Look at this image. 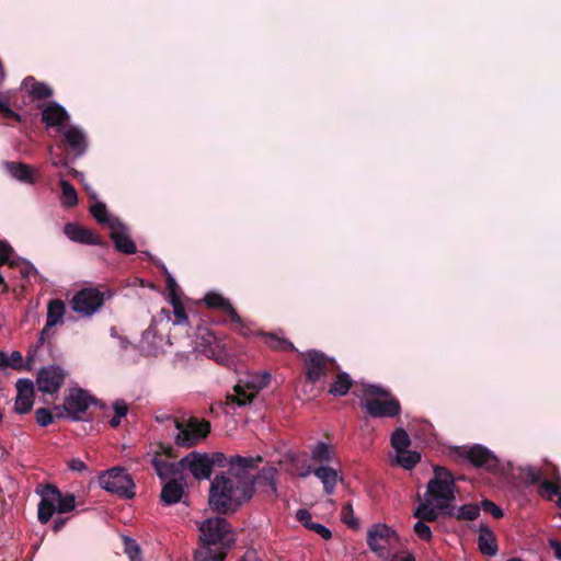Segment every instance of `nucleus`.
Masks as SVG:
<instances>
[{
    "label": "nucleus",
    "mask_w": 561,
    "mask_h": 561,
    "mask_svg": "<svg viewBox=\"0 0 561 561\" xmlns=\"http://www.w3.org/2000/svg\"><path fill=\"white\" fill-rule=\"evenodd\" d=\"M438 511L442 510L436 506V502L425 497V500L421 502V504L414 511L413 516L425 523H433L438 519Z\"/></svg>",
    "instance_id": "nucleus-29"
},
{
    "label": "nucleus",
    "mask_w": 561,
    "mask_h": 561,
    "mask_svg": "<svg viewBox=\"0 0 561 561\" xmlns=\"http://www.w3.org/2000/svg\"><path fill=\"white\" fill-rule=\"evenodd\" d=\"M560 483L548 479L541 480L537 483L539 495L548 501H552L554 496L561 493Z\"/></svg>",
    "instance_id": "nucleus-39"
},
{
    "label": "nucleus",
    "mask_w": 561,
    "mask_h": 561,
    "mask_svg": "<svg viewBox=\"0 0 561 561\" xmlns=\"http://www.w3.org/2000/svg\"><path fill=\"white\" fill-rule=\"evenodd\" d=\"M184 494V488L181 482L175 479H171L167 482L161 491V501L165 505H172L179 503Z\"/></svg>",
    "instance_id": "nucleus-28"
},
{
    "label": "nucleus",
    "mask_w": 561,
    "mask_h": 561,
    "mask_svg": "<svg viewBox=\"0 0 561 561\" xmlns=\"http://www.w3.org/2000/svg\"><path fill=\"white\" fill-rule=\"evenodd\" d=\"M59 185L62 193V205L66 207H73L78 204V195L73 185L66 179L62 172H59Z\"/></svg>",
    "instance_id": "nucleus-38"
},
{
    "label": "nucleus",
    "mask_w": 561,
    "mask_h": 561,
    "mask_svg": "<svg viewBox=\"0 0 561 561\" xmlns=\"http://www.w3.org/2000/svg\"><path fill=\"white\" fill-rule=\"evenodd\" d=\"M0 114L3 116V118L11 119L14 115V111L11 110L9 105H7L4 108H2V112Z\"/></svg>",
    "instance_id": "nucleus-64"
},
{
    "label": "nucleus",
    "mask_w": 561,
    "mask_h": 561,
    "mask_svg": "<svg viewBox=\"0 0 561 561\" xmlns=\"http://www.w3.org/2000/svg\"><path fill=\"white\" fill-rule=\"evenodd\" d=\"M480 510L491 514L496 519L502 518L504 515L502 508L488 499L481 501Z\"/></svg>",
    "instance_id": "nucleus-50"
},
{
    "label": "nucleus",
    "mask_w": 561,
    "mask_h": 561,
    "mask_svg": "<svg viewBox=\"0 0 561 561\" xmlns=\"http://www.w3.org/2000/svg\"><path fill=\"white\" fill-rule=\"evenodd\" d=\"M66 312V305L61 299H53L47 306V327H55L62 323Z\"/></svg>",
    "instance_id": "nucleus-36"
},
{
    "label": "nucleus",
    "mask_w": 561,
    "mask_h": 561,
    "mask_svg": "<svg viewBox=\"0 0 561 561\" xmlns=\"http://www.w3.org/2000/svg\"><path fill=\"white\" fill-rule=\"evenodd\" d=\"M411 445V439L407 431L402 427L397 428L391 435V446L398 451L407 449Z\"/></svg>",
    "instance_id": "nucleus-42"
},
{
    "label": "nucleus",
    "mask_w": 561,
    "mask_h": 561,
    "mask_svg": "<svg viewBox=\"0 0 561 561\" xmlns=\"http://www.w3.org/2000/svg\"><path fill=\"white\" fill-rule=\"evenodd\" d=\"M238 467L217 473L210 482L208 504L211 511L228 514L245 499V457L238 456Z\"/></svg>",
    "instance_id": "nucleus-1"
},
{
    "label": "nucleus",
    "mask_w": 561,
    "mask_h": 561,
    "mask_svg": "<svg viewBox=\"0 0 561 561\" xmlns=\"http://www.w3.org/2000/svg\"><path fill=\"white\" fill-rule=\"evenodd\" d=\"M172 307H173V313H174V318H175V321L174 323L175 324H182V323H185L187 322V316H186V312H185V309L182 305V301L181 299H178V300H173V301H170Z\"/></svg>",
    "instance_id": "nucleus-52"
},
{
    "label": "nucleus",
    "mask_w": 561,
    "mask_h": 561,
    "mask_svg": "<svg viewBox=\"0 0 561 561\" xmlns=\"http://www.w3.org/2000/svg\"><path fill=\"white\" fill-rule=\"evenodd\" d=\"M4 168L12 178L20 182L27 184H35L36 182L33 169L24 162L5 161Z\"/></svg>",
    "instance_id": "nucleus-24"
},
{
    "label": "nucleus",
    "mask_w": 561,
    "mask_h": 561,
    "mask_svg": "<svg viewBox=\"0 0 561 561\" xmlns=\"http://www.w3.org/2000/svg\"><path fill=\"white\" fill-rule=\"evenodd\" d=\"M298 355L304 358L306 379L310 383H316L331 371L340 370V366L336 360L320 351L310 350L306 353L298 352Z\"/></svg>",
    "instance_id": "nucleus-7"
},
{
    "label": "nucleus",
    "mask_w": 561,
    "mask_h": 561,
    "mask_svg": "<svg viewBox=\"0 0 561 561\" xmlns=\"http://www.w3.org/2000/svg\"><path fill=\"white\" fill-rule=\"evenodd\" d=\"M353 386V379L345 371H337L335 379L329 388V393L334 397H344Z\"/></svg>",
    "instance_id": "nucleus-33"
},
{
    "label": "nucleus",
    "mask_w": 561,
    "mask_h": 561,
    "mask_svg": "<svg viewBox=\"0 0 561 561\" xmlns=\"http://www.w3.org/2000/svg\"><path fill=\"white\" fill-rule=\"evenodd\" d=\"M311 459L319 463H330L334 457V447L324 442H318L310 447Z\"/></svg>",
    "instance_id": "nucleus-34"
},
{
    "label": "nucleus",
    "mask_w": 561,
    "mask_h": 561,
    "mask_svg": "<svg viewBox=\"0 0 561 561\" xmlns=\"http://www.w3.org/2000/svg\"><path fill=\"white\" fill-rule=\"evenodd\" d=\"M98 400L90 396L87 390L81 388L71 389L65 398L64 410L72 421L82 420V415L88 411L91 404H96Z\"/></svg>",
    "instance_id": "nucleus-11"
},
{
    "label": "nucleus",
    "mask_w": 561,
    "mask_h": 561,
    "mask_svg": "<svg viewBox=\"0 0 561 561\" xmlns=\"http://www.w3.org/2000/svg\"><path fill=\"white\" fill-rule=\"evenodd\" d=\"M76 507V496L72 493H61L59 490V496L56 499V508L59 514H65L73 511Z\"/></svg>",
    "instance_id": "nucleus-43"
},
{
    "label": "nucleus",
    "mask_w": 561,
    "mask_h": 561,
    "mask_svg": "<svg viewBox=\"0 0 561 561\" xmlns=\"http://www.w3.org/2000/svg\"><path fill=\"white\" fill-rule=\"evenodd\" d=\"M341 518L344 524H346L352 529H357L359 527L358 519L354 516L353 506L351 503H345L341 510Z\"/></svg>",
    "instance_id": "nucleus-46"
},
{
    "label": "nucleus",
    "mask_w": 561,
    "mask_h": 561,
    "mask_svg": "<svg viewBox=\"0 0 561 561\" xmlns=\"http://www.w3.org/2000/svg\"><path fill=\"white\" fill-rule=\"evenodd\" d=\"M64 233L73 242L100 247L106 245V242L93 230L75 222L66 224L64 226Z\"/></svg>",
    "instance_id": "nucleus-19"
},
{
    "label": "nucleus",
    "mask_w": 561,
    "mask_h": 561,
    "mask_svg": "<svg viewBox=\"0 0 561 561\" xmlns=\"http://www.w3.org/2000/svg\"><path fill=\"white\" fill-rule=\"evenodd\" d=\"M259 335L264 337L265 344L273 351L278 352H297L295 345L284 336H279L276 333L259 332Z\"/></svg>",
    "instance_id": "nucleus-31"
},
{
    "label": "nucleus",
    "mask_w": 561,
    "mask_h": 561,
    "mask_svg": "<svg viewBox=\"0 0 561 561\" xmlns=\"http://www.w3.org/2000/svg\"><path fill=\"white\" fill-rule=\"evenodd\" d=\"M51 328L53 327H47V323L45 324V327L43 328V330L41 332L36 347L42 346L44 344V342L46 341V339H48L51 334H54V331H51Z\"/></svg>",
    "instance_id": "nucleus-59"
},
{
    "label": "nucleus",
    "mask_w": 561,
    "mask_h": 561,
    "mask_svg": "<svg viewBox=\"0 0 561 561\" xmlns=\"http://www.w3.org/2000/svg\"><path fill=\"white\" fill-rule=\"evenodd\" d=\"M455 453L462 459L468 460L474 467L484 468L493 471L497 468L499 459L496 456L482 445L471 447H457Z\"/></svg>",
    "instance_id": "nucleus-10"
},
{
    "label": "nucleus",
    "mask_w": 561,
    "mask_h": 561,
    "mask_svg": "<svg viewBox=\"0 0 561 561\" xmlns=\"http://www.w3.org/2000/svg\"><path fill=\"white\" fill-rule=\"evenodd\" d=\"M67 520H68V518H56L54 520L53 530L55 533H58L59 530H61L65 527Z\"/></svg>",
    "instance_id": "nucleus-61"
},
{
    "label": "nucleus",
    "mask_w": 561,
    "mask_h": 561,
    "mask_svg": "<svg viewBox=\"0 0 561 561\" xmlns=\"http://www.w3.org/2000/svg\"><path fill=\"white\" fill-rule=\"evenodd\" d=\"M165 285H167V289L169 291L170 301L181 299L180 294H179V291H180L179 285L176 284V280L170 274L167 275Z\"/></svg>",
    "instance_id": "nucleus-53"
},
{
    "label": "nucleus",
    "mask_w": 561,
    "mask_h": 561,
    "mask_svg": "<svg viewBox=\"0 0 561 561\" xmlns=\"http://www.w3.org/2000/svg\"><path fill=\"white\" fill-rule=\"evenodd\" d=\"M42 499L38 504L37 517L42 524H47L57 512L56 499L59 496V489L54 484H47L41 492Z\"/></svg>",
    "instance_id": "nucleus-18"
},
{
    "label": "nucleus",
    "mask_w": 561,
    "mask_h": 561,
    "mask_svg": "<svg viewBox=\"0 0 561 561\" xmlns=\"http://www.w3.org/2000/svg\"><path fill=\"white\" fill-rule=\"evenodd\" d=\"M549 547L552 549L554 557L561 560V542L557 539H549Z\"/></svg>",
    "instance_id": "nucleus-60"
},
{
    "label": "nucleus",
    "mask_w": 561,
    "mask_h": 561,
    "mask_svg": "<svg viewBox=\"0 0 561 561\" xmlns=\"http://www.w3.org/2000/svg\"><path fill=\"white\" fill-rule=\"evenodd\" d=\"M257 462H262V457H248V471L257 466ZM276 469L274 467H264L262 471L255 476L248 473V500H250L256 489L268 488L273 493L276 492Z\"/></svg>",
    "instance_id": "nucleus-9"
},
{
    "label": "nucleus",
    "mask_w": 561,
    "mask_h": 561,
    "mask_svg": "<svg viewBox=\"0 0 561 561\" xmlns=\"http://www.w3.org/2000/svg\"><path fill=\"white\" fill-rule=\"evenodd\" d=\"M35 419L39 426L46 427L54 422V415L47 408H38L35 411Z\"/></svg>",
    "instance_id": "nucleus-49"
},
{
    "label": "nucleus",
    "mask_w": 561,
    "mask_h": 561,
    "mask_svg": "<svg viewBox=\"0 0 561 561\" xmlns=\"http://www.w3.org/2000/svg\"><path fill=\"white\" fill-rule=\"evenodd\" d=\"M204 302L209 309L218 311L221 314L224 322L231 323L237 327H242L241 317L232 307L230 301L226 299L222 295L210 291L205 295Z\"/></svg>",
    "instance_id": "nucleus-14"
},
{
    "label": "nucleus",
    "mask_w": 561,
    "mask_h": 561,
    "mask_svg": "<svg viewBox=\"0 0 561 561\" xmlns=\"http://www.w3.org/2000/svg\"><path fill=\"white\" fill-rule=\"evenodd\" d=\"M218 405L224 408L226 413L245 405V386L241 385V380L233 387V392L227 393L225 402H219Z\"/></svg>",
    "instance_id": "nucleus-27"
},
{
    "label": "nucleus",
    "mask_w": 561,
    "mask_h": 561,
    "mask_svg": "<svg viewBox=\"0 0 561 561\" xmlns=\"http://www.w3.org/2000/svg\"><path fill=\"white\" fill-rule=\"evenodd\" d=\"M308 529L311 530V531H314L316 534H318L324 540H329V539L332 538V531L328 527L322 525V524L313 522L312 524L308 525Z\"/></svg>",
    "instance_id": "nucleus-54"
},
{
    "label": "nucleus",
    "mask_w": 561,
    "mask_h": 561,
    "mask_svg": "<svg viewBox=\"0 0 561 561\" xmlns=\"http://www.w3.org/2000/svg\"><path fill=\"white\" fill-rule=\"evenodd\" d=\"M397 454L398 463L407 470L414 468L421 460V455L417 451L408 450V448Z\"/></svg>",
    "instance_id": "nucleus-41"
},
{
    "label": "nucleus",
    "mask_w": 561,
    "mask_h": 561,
    "mask_svg": "<svg viewBox=\"0 0 561 561\" xmlns=\"http://www.w3.org/2000/svg\"><path fill=\"white\" fill-rule=\"evenodd\" d=\"M391 561H415V559L412 554L408 553L404 557L396 554L392 557Z\"/></svg>",
    "instance_id": "nucleus-63"
},
{
    "label": "nucleus",
    "mask_w": 561,
    "mask_h": 561,
    "mask_svg": "<svg viewBox=\"0 0 561 561\" xmlns=\"http://www.w3.org/2000/svg\"><path fill=\"white\" fill-rule=\"evenodd\" d=\"M196 343L203 347L202 352L207 356H214L219 347V341L215 333L207 328L199 327L196 333Z\"/></svg>",
    "instance_id": "nucleus-25"
},
{
    "label": "nucleus",
    "mask_w": 561,
    "mask_h": 561,
    "mask_svg": "<svg viewBox=\"0 0 561 561\" xmlns=\"http://www.w3.org/2000/svg\"><path fill=\"white\" fill-rule=\"evenodd\" d=\"M125 552L130 561H141V551L135 540L125 538Z\"/></svg>",
    "instance_id": "nucleus-48"
},
{
    "label": "nucleus",
    "mask_w": 561,
    "mask_h": 561,
    "mask_svg": "<svg viewBox=\"0 0 561 561\" xmlns=\"http://www.w3.org/2000/svg\"><path fill=\"white\" fill-rule=\"evenodd\" d=\"M110 238L118 252L127 255L136 253V243L131 240L128 228L119 219L110 225Z\"/></svg>",
    "instance_id": "nucleus-17"
},
{
    "label": "nucleus",
    "mask_w": 561,
    "mask_h": 561,
    "mask_svg": "<svg viewBox=\"0 0 561 561\" xmlns=\"http://www.w3.org/2000/svg\"><path fill=\"white\" fill-rule=\"evenodd\" d=\"M69 119L67 111L56 102L48 103L42 112V122L46 127H61Z\"/></svg>",
    "instance_id": "nucleus-22"
},
{
    "label": "nucleus",
    "mask_w": 561,
    "mask_h": 561,
    "mask_svg": "<svg viewBox=\"0 0 561 561\" xmlns=\"http://www.w3.org/2000/svg\"><path fill=\"white\" fill-rule=\"evenodd\" d=\"M151 465L154 468L157 474L162 479H167L170 476L180 473L182 466L179 462H169L168 460L154 457L151 460Z\"/></svg>",
    "instance_id": "nucleus-35"
},
{
    "label": "nucleus",
    "mask_w": 561,
    "mask_h": 561,
    "mask_svg": "<svg viewBox=\"0 0 561 561\" xmlns=\"http://www.w3.org/2000/svg\"><path fill=\"white\" fill-rule=\"evenodd\" d=\"M478 546L481 553L493 557L497 553V543L493 533L489 527L480 528Z\"/></svg>",
    "instance_id": "nucleus-32"
},
{
    "label": "nucleus",
    "mask_w": 561,
    "mask_h": 561,
    "mask_svg": "<svg viewBox=\"0 0 561 561\" xmlns=\"http://www.w3.org/2000/svg\"><path fill=\"white\" fill-rule=\"evenodd\" d=\"M14 410L19 414L28 413L34 404V383L30 379H19L16 382Z\"/></svg>",
    "instance_id": "nucleus-20"
},
{
    "label": "nucleus",
    "mask_w": 561,
    "mask_h": 561,
    "mask_svg": "<svg viewBox=\"0 0 561 561\" xmlns=\"http://www.w3.org/2000/svg\"><path fill=\"white\" fill-rule=\"evenodd\" d=\"M173 421L178 431L174 436V442L180 447L190 448L195 446L198 442L206 438L210 433V422L207 420H199L195 416L190 417H170Z\"/></svg>",
    "instance_id": "nucleus-5"
},
{
    "label": "nucleus",
    "mask_w": 561,
    "mask_h": 561,
    "mask_svg": "<svg viewBox=\"0 0 561 561\" xmlns=\"http://www.w3.org/2000/svg\"><path fill=\"white\" fill-rule=\"evenodd\" d=\"M49 156H50V162L54 167L68 168L69 159L67 156L54 152L53 148H50V150H49Z\"/></svg>",
    "instance_id": "nucleus-55"
},
{
    "label": "nucleus",
    "mask_w": 561,
    "mask_h": 561,
    "mask_svg": "<svg viewBox=\"0 0 561 561\" xmlns=\"http://www.w3.org/2000/svg\"><path fill=\"white\" fill-rule=\"evenodd\" d=\"M180 465L183 469H188L197 480L209 479L213 472L209 455L206 453L191 451L180 460Z\"/></svg>",
    "instance_id": "nucleus-15"
},
{
    "label": "nucleus",
    "mask_w": 561,
    "mask_h": 561,
    "mask_svg": "<svg viewBox=\"0 0 561 561\" xmlns=\"http://www.w3.org/2000/svg\"><path fill=\"white\" fill-rule=\"evenodd\" d=\"M297 520L308 529V525L312 524L311 513L306 508H299L296 513Z\"/></svg>",
    "instance_id": "nucleus-56"
},
{
    "label": "nucleus",
    "mask_w": 561,
    "mask_h": 561,
    "mask_svg": "<svg viewBox=\"0 0 561 561\" xmlns=\"http://www.w3.org/2000/svg\"><path fill=\"white\" fill-rule=\"evenodd\" d=\"M99 484L110 493L122 499H133L136 495L135 482L131 476L121 467H113L99 476Z\"/></svg>",
    "instance_id": "nucleus-6"
},
{
    "label": "nucleus",
    "mask_w": 561,
    "mask_h": 561,
    "mask_svg": "<svg viewBox=\"0 0 561 561\" xmlns=\"http://www.w3.org/2000/svg\"><path fill=\"white\" fill-rule=\"evenodd\" d=\"M237 457L238 456H236L234 458L231 457L230 459H228L222 453H213L211 455H209L211 470L214 469V467L227 468V470H229V467L231 466V463L234 467H238Z\"/></svg>",
    "instance_id": "nucleus-44"
},
{
    "label": "nucleus",
    "mask_w": 561,
    "mask_h": 561,
    "mask_svg": "<svg viewBox=\"0 0 561 561\" xmlns=\"http://www.w3.org/2000/svg\"><path fill=\"white\" fill-rule=\"evenodd\" d=\"M310 473H313L322 482L323 490L327 494L330 495L334 493L339 477L337 471L334 468L321 465L318 468L312 469L310 466H308L307 469L299 476L305 478Z\"/></svg>",
    "instance_id": "nucleus-21"
},
{
    "label": "nucleus",
    "mask_w": 561,
    "mask_h": 561,
    "mask_svg": "<svg viewBox=\"0 0 561 561\" xmlns=\"http://www.w3.org/2000/svg\"><path fill=\"white\" fill-rule=\"evenodd\" d=\"M90 213L94 217V219L101 224L105 225L110 228V225L117 219L116 217H111L108 215L106 205L102 202H96L90 207Z\"/></svg>",
    "instance_id": "nucleus-40"
},
{
    "label": "nucleus",
    "mask_w": 561,
    "mask_h": 561,
    "mask_svg": "<svg viewBox=\"0 0 561 561\" xmlns=\"http://www.w3.org/2000/svg\"><path fill=\"white\" fill-rule=\"evenodd\" d=\"M519 478L527 485L537 484L543 479L561 482L559 468L551 462H547L545 468L534 466L523 467L519 469Z\"/></svg>",
    "instance_id": "nucleus-16"
},
{
    "label": "nucleus",
    "mask_w": 561,
    "mask_h": 561,
    "mask_svg": "<svg viewBox=\"0 0 561 561\" xmlns=\"http://www.w3.org/2000/svg\"><path fill=\"white\" fill-rule=\"evenodd\" d=\"M413 530L420 539H422L424 541H431L432 530L425 522L419 519L415 523Z\"/></svg>",
    "instance_id": "nucleus-51"
},
{
    "label": "nucleus",
    "mask_w": 561,
    "mask_h": 561,
    "mask_svg": "<svg viewBox=\"0 0 561 561\" xmlns=\"http://www.w3.org/2000/svg\"><path fill=\"white\" fill-rule=\"evenodd\" d=\"M14 250L11 244L7 240H0V266L4 264H9L11 267L16 266L18 262L15 260H10L11 255H13Z\"/></svg>",
    "instance_id": "nucleus-45"
},
{
    "label": "nucleus",
    "mask_w": 561,
    "mask_h": 561,
    "mask_svg": "<svg viewBox=\"0 0 561 561\" xmlns=\"http://www.w3.org/2000/svg\"><path fill=\"white\" fill-rule=\"evenodd\" d=\"M271 381V374L267 371L248 373V405L252 403L256 392L266 388Z\"/></svg>",
    "instance_id": "nucleus-26"
},
{
    "label": "nucleus",
    "mask_w": 561,
    "mask_h": 561,
    "mask_svg": "<svg viewBox=\"0 0 561 561\" xmlns=\"http://www.w3.org/2000/svg\"><path fill=\"white\" fill-rule=\"evenodd\" d=\"M32 362H33V356L30 355L27 357V363L25 366L21 352L13 351L9 356L5 352L0 351V369H4L8 367H11L16 370H22L23 368L30 369L31 368L30 364Z\"/></svg>",
    "instance_id": "nucleus-30"
},
{
    "label": "nucleus",
    "mask_w": 561,
    "mask_h": 561,
    "mask_svg": "<svg viewBox=\"0 0 561 561\" xmlns=\"http://www.w3.org/2000/svg\"><path fill=\"white\" fill-rule=\"evenodd\" d=\"M106 299V293L98 287H85L78 290L69 300L73 312L80 317H92L96 313Z\"/></svg>",
    "instance_id": "nucleus-8"
},
{
    "label": "nucleus",
    "mask_w": 561,
    "mask_h": 561,
    "mask_svg": "<svg viewBox=\"0 0 561 561\" xmlns=\"http://www.w3.org/2000/svg\"><path fill=\"white\" fill-rule=\"evenodd\" d=\"M53 94V90L43 82H34L30 90V95L34 100H44L50 98Z\"/></svg>",
    "instance_id": "nucleus-47"
},
{
    "label": "nucleus",
    "mask_w": 561,
    "mask_h": 561,
    "mask_svg": "<svg viewBox=\"0 0 561 561\" xmlns=\"http://www.w3.org/2000/svg\"><path fill=\"white\" fill-rule=\"evenodd\" d=\"M394 536L387 525H375L367 534V545L379 558H388Z\"/></svg>",
    "instance_id": "nucleus-13"
},
{
    "label": "nucleus",
    "mask_w": 561,
    "mask_h": 561,
    "mask_svg": "<svg viewBox=\"0 0 561 561\" xmlns=\"http://www.w3.org/2000/svg\"><path fill=\"white\" fill-rule=\"evenodd\" d=\"M456 479L445 467L435 466L434 477L427 483L425 497L436 502V506L443 512L450 508L455 500Z\"/></svg>",
    "instance_id": "nucleus-4"
},
{
    "label": "nucleus",
    "mask_w": 561,
    "mask_h": 561,
    "mask_svg": "<svg viewBox=\"0 0 561 561\" xmlns=\"http://www.w3.org/2000/svg\"><path fill=\"white\" fill-rule=\"evenodd\" d=\"M354 394L360 397V407L375 419L397 417L401 414L400 401L389 390L377 385H362Z\"/></svg>",
    "instance_id": "nucleus-3"
},
{
    "label": "nucleus",
    "mask_w": 561,
    "mask_h": 561,
    "mask_svg": "<svg viewBox=\"0 0 561 561\" xmlns=\"http://www.w3.org/2000/svg\"><path fill=\"white\" fill-rule=\"evenodd\" d=\"M68 468L72 471L82 472L87 469V465L79 458H73L68 462Z\"/></svg>",
    "instance_id": "nucleus-58"
},
{
    "label": "nucleus",
    "mask_w": 561,
    "mask_h": 561,
    "mask_svg": "<svg viewBox=\"0 0 561 561\" xmlns=\"http://www.w3.org/2000/svg\"><path fill=\"white\" fill-rule=\"evenodd\" d=\"M199 545L195 550V561H224L236 537L231 525L224 517H210L199 526Z\"/></svg>",
    "instance_id": "nucleus-2"
},
{
    "label": "nucleus",
    "mask_w": 561,
    "mask_h": 561,
    "mask_svg": "<svg viewBox=\"0 0 561 561\" xmlns=\"http://www.w3.org/2000/svg\"><path fill=\"white\" fill-rule=\"evenodd\" d=\"M66 169H67V173L62 172L65 174V176L66 175H70V176H72L73 179H77V180H81L83 178V173L82 172H80V171H78V170H76L73 168H70L69 165Z\"/></svg>",
    "instance_id": "nucleus-62"
},
{
    "label": "nucleus",
    "mask_w": 561,
    "mask_h": 561,
    "mask_svg": "<svg viewBox=\"0 0 561 561\" xmlns=\"http://www.w3.org/2000/svg\"><path fill=\"white\" fill-rule=\"evenodd\" d=\"M64 142L75 151V159L82 156L87 150V138L78 127L70 126L64 133Z\"/></svg>",
    "instance_id": "nucleus-23"
},
{
    "label": "nucleus",
    "mask_w": 561,
    "mask_h": 561,
    "mask_svg": "<svg viewBox=\"0 0 561 561\" xmlns=\"http://www.w3.org/2000/svg\"><path fill=\"white\" fill-rule=\"evenodd\" d=\"M446 515L454 516L458 520H474L480 515V506L477 504H465L460 506L457 512H453V508L444 511Z\"/></svg>",
    "instance_id": "nucleus-37"
},
{
    "label": "nucleus",
    "mask_w": 561,
    "mask_h": 561,
    "mask_svg": "<svg viewBox=\"0 0 561 561\" xmlns=\"http://www.w3.org/2000/svg\"><path fill=\"white\" fill-rule=\"evenodd\" d=\"M67 377V371L59 365L43 367L37 373V389L43 393L54 394L59 391Z\"/></svg>",
    "instance_id": "nucleus-12"
},
{
    "label": "nucleus",
    "mask_w": 561,
    "mask_h": 561,
    "mask_svg": "<svg viewBox=\"0 0 561 561\" xmlns=\"http://www.w3.org/2000/svg\"><path fill=\"white\" fill-rule=\"evenodd\" d=\"M115 415L118 417L126 416L128 412L127 403L124 400H116L113 404Z\"/></svg>",
    "instance_id": "nucleus-57"
}]
</instances>
